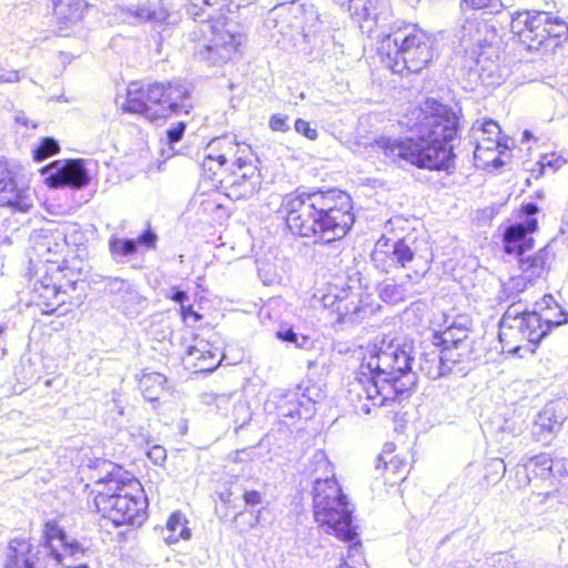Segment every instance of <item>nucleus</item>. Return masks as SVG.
I'll return each instance as SVG.
<instances>
[{
	"instance_id": "1",
	"label": "nucleus",
	"mask_w": 568,
	"mask_h": 568,
	"mask_svg": "<svg viewBox=\"0 0 568 568\" xmlns=\"http://www.w3.org/2000/svg\"><path fill=\"white\" fill-rule=\"evenodd\" d=\"M403 124L416 136L394 140L379 138L376 146L392 161H404L422 170L452 172L456 166L454 142L459 124L453 109L436 99H425L409 106Z\"/></svg>"
},
{
	"instance_id": "2",
	"label": "nucleus",
	"mask_w": 568,
	"mask_h": 568,
	"mask_svg": "<svg viewBox=\"0 0 568 568\" xmlns=\"http://www.w3.org/2000/svg\"><path fill=\"white\" fill-rule=\"evenodd\" d=\"M79 496L87 509L112 527L141 526L149 498L139 477L122 465L94 457L77 473Z\"/></svg>"
},
{
	"instance_id": "3",
	"label": "nucleus",
	"mask_w": 568,
	"mask_h": 568,
	"mask_svg": "<svg viewBox=\"0 0 568 568\" xmlns=\"http://www.w3.org/2000/svg\"><path fill=\"white\" fill-rule=\"evenodd\" d=\"M277 214L292 235L327 241L344 237L355 222L351 195L337 189L287 193Z\"/></svg>"
},
{
	"instance_id": "4",
	"label": "nucleus",
	"mask_w": 568,
	"mask_h": 568,
	"mask_svg": "<svg viewBox=\"0 0 568 568\" xmlns=\"http://www.w3.org/2000/svg\"><path fill=\"white\" fill-rule=\"evenodd\" d=\"M357 381L374 407H389L386 415L396 423L404 420V402L416 385L410 355L398 344L365 348L357 368Z\"/></svg>"
},
{
	"instance_id": "5",
	"label": "nucleus",
	"mask_w": 568,
	"mask_h": 568,
	"mask_svg": "<svg viewBox=\"0 0 568 568\" xmlns=\"http://www.w3.org/2000/svg\"><path fill=\"white\" fill-rule=\"evenodd\" d=\"M41 275L30 293V304L43 314L64 315L81 306L87 297L85 263L65 242L45 240L39 244Z\"/></svg>"
},
{
	"instance_id": "6",
	"label": "nucleus",
	"mask_w": 568,
	"mask_h": 568,
	"mask_svg": "<svg viewBox=\"0 0 568 568\" xmlns=\"http://www.w3.org/2000/svg\"><path fill=\"white\" fill-rule=\"evenodd\" d=\"M200 180L224 187L234 199L252 196L261 189L262 171L252 146L231 135L213 138L199 164Z\"/></svg>"
},
{
	"instance_id": "7",
	"label": "nucleus",
	"mask_w": 568,
	"mask_h": 568,
	"mask_svg": "<svg viewBox=\"0 0 568 568\" xmlns=\"http://www.w3.org/2000/svg\"><path fill=\"white\" fill-rule=\"evenodd\" d=\"M85 556V548L70 541L64 527L52 518L43 523L40 541L31 537L9 539L1 568H89L87 564L72 566L67 562L68 558L82 559Z\"/></svg>"
},
{
	"instance_id": "8",
	"label": "nucleus",
	"mask_w": 568,
	"mask_h": 568,
	"mask_svg": "<svg viewBox=\"0 0 568 568\" xmlns=\"http://www.w3.org/2000/svg\"><path fill=\"white\" fill-rule=\"evenodd\" d=\"M376 54L386 69L400 77L419 74L438 59L432 34L407 23L392 28L384 34Z\"/></svg>"
},
{
	"instance_id": "9",
	"label": "nucleus",
	"mask_w": 568,
	"mask_h": 568,
	"mask_svg": "<svg viewBox=\"0 0 568 568\" xmlns=\"http://www.w3.org/2000/svg\"><path fill=\"white\" fill-rule=\"evenodd\" d=\"M190 98L191 90L181 81H132L126 87L122 110L155 122L187 113Z\"/></svg>"
},
{
	"instance_id": "10",
	"label": "nucleus",
	"mask_w": 568,
	"mask_h": 568,
	"mask_svg": "<svg viewBox=\"0 0 568 568\" xmlns=\"http://www.w3.org/2000/svg\"><path fill=\"white\" fill-rule=\"evenodd\" d=\"M313 515L327 534L341 541L351 542L349 551L362 546L357 527L353 525V510L346 495L332 476L316 479L313 487Z\"/></svg>"
},
{
	"instance_id": "11",
	"label": "nucleus",
	"mask_w": 568,
	"mask_h": 568,
	"mask_svg": "<svg viewBox=\"0 0 568 568\" xmlns=\"http://www.w3.org/2000/svg\"><path fill=\"white\" fill-rule=\"evenodd\" d=\"M568 322V313L559 312L557 317L534 311L508 310L499 324V341L505 352L525 357L535 354L541 339L548 333Z\"/></svg>"
},
{
	"instance_id": "12",
	"label": "nucleus",
	"mask_w": 568,
	"mask_h": 568,
	"mask_svg": "<svg viewBox=\"0 0 568 568\" xmlns=\"http://www.w3.org/2000/svg\"><path fill=\"white\" fill-rule=\"evenodd\" d=\"M373 266L393 276L404 273L409 282H419L430 268L432 248L426 241L409 243L405 237L396 241L382 235L371 254Z\"/></svg>"
},
{
	"instance_id": "13",
	"label": "nucleus",
	"mask_w": 568,
	"mask_h": 568,
	"mask_svg": "<svg viewBox=\"0 0 568 568\" xmlns=\"http://www.w3.org/2000/svg\"><path fill=\"white\" fill-rule=\"evenodd\" d=\"M513 34L528 50H548L568 39V24L546 11H518L510 22Z\"/></svg>"
},
{
	"instance_id": "14",
	"label": "nucleus",
	"mask_w": 568,
	"mask_h": 568,
	"mask_svg": "<svg viewBox=\"0 0 568 568\" xmlns=\"http://www.w3.org/2000/svg\"><path fill=\"white\" fill-rule=\"evenodd\" d=\"M195 53L203 60L222 65L241 55L242 37L221 20L205 21L193 33Z\"/></svg>"
},
{
	"instance_id": "15",
	"label": "nucleus",
	"mask_w": 568,
	"mask_h": 568,
	"mask_svg": "<svg viewBox=\"0 0 568 568\" xmlns=\"http://www.w3.org/2000/svg\"><path fill=\"white\" fill-rule=\"evenodd\" d=\"M540 207L536 203L527 202L518 206L514 212V221H509L500 233V243L504 254L508 256H521L530 252L536 240L532 234L539 230L537 214Z\"/></svg>"
},
{
	"instance_id": "16",
	"label": "nucleus",
	"mask_w": 568,
	"mask_h": 568,
	"mask_svg": "<svg viewBox=\"0 0 568 568\" xmlns=\"http://www.w3.org/2000/svg\"><path fill=\"white\" fill-rule=\"evenodd\" d=\"M321 302L327 315L336 323L345 322L364 308L359 292L354 290L344 274L333 275Z\"/></svg>"
},
{
	"instance_id": "17",
	"label": "nucleus",
	"mask_w": 568,
	"mask_h": 568,
	"mask_svg": "<svg viewBox=\"0 0 568 568\" xmlns=\"http://www.w3.org/2000/svg\"><path fill=\"white\" fill-rule=\"evenodd\" d=\"M43 183L50 189L70 187L81 190L85 187L90 178L82 159H68L52 161L41 169Z\"/></svg>"
},
{
	"instance_id": "18",
	"label": "nucleus",
	"mask_w": 568,
	"mask_h": 568,
	"mask_svg": "<svg viewBox=\"0 0 568 568\" xmlns=\"http://www.w3.org/2000/svg\"><path fill=\"white\" fill-rule=\"evenodd\" d=\"M434 346L439 348V359L448 369L470 356L471 344L468 333L460 326H449L435 332L432 337Z\"/></svg>"
},
{
	"instance_id": "19",
	"label": "nucleus",
	"mask_w": 568,
	"mask_h": 568,
	"mask_svg": "<svg viewBox=\"0 0 568 568\" xmlns=\"http://www.w3.org/2000/svg\"><path fill=\"white\" fill-rule=\"evenodd\" d=\"M32 206L29 187L19 186L10 164L0 160V207L13 213H27Z\"/></svg>"
},
{
	"instance_id": "20",
	"label": "nucleus",
	"mask_w": 568,
	"mask_h": 568,
	"mask_svg": "<svg viewBox=\"0 0 568 568\" xmlns=\"http://www.w3.org/2000/svg\"><path fill=\"white\" fill-rule=\"evenodd\" d=\"M376 467L384 485L390 487L400 485L410 471V464L394 450L383 452Z\"/></svg>"
},
{
	"instance_id": "21",
	"label": "nucleus",
	"mask_w": 568,
	"mask_h": 568,
	"mask_svg": "<svg viewBox=\"0 0 568 568\" xmlns=\"http://www.w3.org/2000/svg\"><path fill=\"white\" fill-rule=\"evenodd\" d=\"M83 0H53V18L58 28L63 31L78 24L84 13Z\"/></svg>"
},
{
	"instance_id": "22",
	"label": "nucleus",
	"mask_w": 568,
	"mask_h": 568,
	"mask_svg": "<svg viewBox=\"0 0 568 568\" xmlns=\"http://www.w3.org/2000/svg\"><path fill=\"white\" fill-rule=\"evenodd\" d=\"M138 388L143 398L153 406L159 405L163 396L170 392L166 377L156 372L141 374Z\"/></svg>"
},
{
	"instance_id": "23",
	"label": "nucleus",
	"mask_w": 568,
	"mask_h": 568,
	"mask_svg": "<svg viewBox=\"0 0 568 568\" xmlns=\"http://www.w3.org/2000/svg\"><path fill=\"white\" fill-rule=\"evenodd\" d=\"M518 268L528 281H534L546 275L550 270L547 247H542L532 254L516 256Z\"/></svg>"
},
{
	"instance_id": "24",
	"label": "nucleus",
	"mask_w": 568,
	"mask_h": 568,
	"mask_svg": "<svg viewBox=\"0 0 568 568\" xmlns=\"http://www.w3.org/2000/svg\"><path fill=\"white\" fill-rule=\"evenodd\" d=\"M562 424V418L552 420L550 412L544 410L534 424V439L542 445H548L555 438V435Z\"/></svg>"
},
{
	"instance_id": "25",
	"label": "nucleus",
	"mask_w": 568,
	"mask_h": 568,
	"mask_svg": "<svg viewBox=\"0 0 568 568\" xmlns=\"http://www.w3.org/2000/svg\"><path fill=\"white\" fill-rule=\"evenodd\" d=\"M199 356L196 357V371L200 373H210L216 369L222 363L224 355L220 346H211L209 343H199Z\"/></svg>"
},
{
	"instance_id": "26",
	"label": "nucleus",
	"mask_w": 568,
	"mask_h": 568,
	"mask_svg": "<svg viewBox=\"0 0 568 568\" xmlns=\"http://www.w3.org/2000/svg\"><path fill=\"white\" fill-rule=\"evenodd\" d=\"M480 136L477 141V146L474 152L475 158L481 149L496 150L500 145L501 130L497 121L493 119H484L479 126Z\"/></svg>"
},
{
	"instance_id": "27",
	"label": "nucleus",
	"mask_w": 568,
	"mask_h": 568,
	"mask_svg": "<svg viewBox=\"0 0 568 568\" xmlns=\"http://www.w3.org/2000/svg\"><path fill=\"white\" fill-rule=\"evenodd\" d=\"M165 527L170 531V535L166 537V542L169 544L187 540L191 537L187 520L181 510H175L169 516Z\"/></svg>"
},
{
	"instance_id": "28",
	"label": "nucleus",
	"mask_w": 568,
	"mask_h": 568,
	"mask_svg": "<svg viewBox=\"0 0 568 568\" xmlns=\"http://www.w3.org/2000/svg\"><path fill=\"white\" fill-rule=\"evenodd\" d=\"M552 457L549 454H539L532 456L524 466L525 477L529 479V475L535 477L548 475L552 471Z\"/></svg>"
},
{
	"instance_id": "29",
	"label": "nucleus",
	"mask_w": 568,
	"mask_h": 568,
	"mask_svg": "<svg viewBox=\"0 0 568 568\" xmlns=\"http://www.w3.org/2000/svg\"><path fill=\"white\" fill-rule=\"evenodd\" d=\"M541 174L556 173L567 164V159L556 152L545 153L538 160Z\"/></svg>"
},
{
	"instance_id": "30",
	"label": "nucleus",
	"mask_w": 568,
	"mask_h": 568,
	"mask_svg": "<svg viewBox=\"0 0 568 568\" xmlns=\"http://www.w3.org/2000/svg\"><path fill=\"white\" fill-rule=\"evenodd\" d=\"M59 152L60 146L53 138H43L32 150V159L36 162H41L47 158L58 154Z\"/></svg>"
},
{
	"instance_id": "31",
	"label": "nucleus",
	"mask_w": 568,
	"mask_h": 568,
	"mask_svg": "<svg viewBox=\"0 0 568 568\" xmlns=\"http://www.w3.org/2000/svg\"><path fill=\"white\" fill-rule=\"evenodd\" d=\"M220 197L221 194L217 191H215L213 194L202 199L200 202V206L203 213L213 215L221 211L223 214H225L226 210L224 205L219 201Z\"/></svg>"
},
{
	"instance_id": "32",
	"label": "nucleus",
	"mask_w": 568,
	"mask_h": 568,
	"mask_svg": "<svg viewBox=\"0 0 568 568\" xmlns=\"http://www.w3.org/2000/svg\"><path fill=\"white\" fill-rule=\"evenodd\" d=\"M180 318L186 326H195L203 316L192 305H182L179 311Z\"/></svg>"
},
{
	"instance_id": "33",
	"label": "nucleus",
	"mask_w": 568,
	"mask_h": 568,
	"mask_svg": "<svg viewBox=\"0 0 568 568\" xmlns=\"http://www.w3.org/2000/svg\"><path fill=\"white\" fill-rule=\"evenodd\" d=\"M113 251L122 256H128L136 252V241L132 239H125L113 244Z\"/></svg>"
},
{
	"instance_id": "34",
	"label": "nucleus",
	"mask_w": 568,
	"mask_h": 568,
	"mask_svg": "<svg viewBox=\"0 0 568 568\" xmlns=\"http://www.w3.org/2000/svg\"><path fill=\"white\" fill-rule=\"evenodd\" d=\"M295 130L300 134L304 135L308 140H316L318 136L317 130L312 126V124L308 121H305L303 119H297L295 121Z\"/></svg>"
},
{
	"instance_id": "35",
	"label": "nucleus",
	"mask_w": 568,
	"mask_h": 568,
	"mask_svg": "<svg viewBox=\"0 0 568 568\" xmlns=\"http://www.w3.org/2000/svg\"><path fill=\"white\" fill-rule=\"evenodd\" d=\"M186 124L183 121L175 123L166 130V139L170 144L179 142L185 132Z\"/></svg>"
},
{
	"instance_id": "36",
	"label": "nucleus",
	"mask_w": 568,
	"mask_h": 568,
	"mask_svg": "<svg viewBox=\"0 0 568 568\" xmlns=\"http://www.w3.org/2000/svg\"><path fill=\"white\" fill-rule=\"evenodd\" d=\"M287 121H288L287 115H283L280 113L273 114L270 118V128L273 131L286 132L290 129Z\"/></svg>"
},
{
	"instance_id": "37",
	"label": "nucleus",
	"mask_w": 568,
	"mask_h": 568,
	"mask_svg": "<svg viewBox=\"0 0 568 568\" xmlns=\"http://www.w3.org/2000/svg\"><path fill=\"white\" fill-rule=\"evenodd\" d=\"M156 241H158V236L151 229L145 230L136 239V243L143 245L146 248H154L156 245Z\"/></svg>"
},
{
	"instance_id": "38",
	"label": "nucleus",
	"mask_w": 568,
	"mask_h": 568,
	"mask_svg": "<svg viewBox=\"0 0 568 568\" xmlns=\"http://www.w3.org/2000/svg\"><path fill=\"white\" fill-rule=\"evenodd\" d=\"M242 499L245 503V505L254 507L256 505L262 504L263 496L258 490L248 489V490H244V493L242 495Z\"/></svg>"
},
{
	"instance_id": "39",
	"label": "nucleus",
	"mask_w": 568,
	"mask_h": 568,
	"mask_svg": "<svg viewBox=\"0 0 568 568\" xmlns=\"http://www.w3.org/2000/svg\"><path fill=\"white\" fill-rule=\"evenodd\" d=\"M497 0H463L468 9L484 10L495 7Z\"/></svg>"
},
{
	"instance_id": "40",
	"label": "nucleus",
	"mask_w": 568,
	"mask_h": 568,
	"mask_svg": "<svg viewBox=\"0 0 568 568\" xmlns=\"http://www.w3.org/2000/svg\"><path fill=\"white\" fill-rule=\"evenodd\" d=\"M148 456L154 463H161L166 459V450L164 447L156 445L149 450Z\"/></svg>"
},
{
	"instance_id": "41",
	"label": "nucleus",
	"mask_w": 568,
	"mask_h": 568,
	"mask_svg": "<svg viewBox=\"0 0 568 568\" xmlns=\"http://www.w3.org/2000/svg\"><path fill=\"white\" fill-rule=\"evenodd\" d=\"M313 463L314 465H321L323 466L324 470L326 473H332V469H333V466L332 464L327 460L326 456L324 453L322 452H318L314 455V458H313Z\"/></svg>"
},
{
	"instance_id": "42",
	"label": "nucleus",
	"mask_w": 568,
	"mask_h": 568,
	"mask_svg": "<svg viewBox=\"0 0 568 568\" xmlns=\"http://www.w3.org/2000/svg\"><path fill=\"white\" fill-rule=\"evenodd\" d=\"M277 337L285 342L295 343L297 341L296 334L293 332V329H286L284 332H277Z\"/></svg>"
},
{
	"instance_id": "43",
	"label": "nucleus",
	"mask_w": 568,
	"mask_h": 568,
	"mask_svg": "<svg viewBox=\"0 0 568 568\" xmlns=\"http://www.w3.org/2000/svg\"><path fill=\"white\" fill-rule=\"evenodd\" d=\"M395 293H397V287L394 285H385L382 288L381 296L384 300L392 301L394 298Z\"/></svg>"
},
{
	"instance_id": "44",
	"label": "nucleus",
	"mask_w": 568,
	"mask_h": 568,
	"mask_svg": "<svg viewBox=\"0 0 568 568\" xmlns=\"http://www.w3.org/2000/svg\"><path fill=\"white\" fill-rule=\"evenodd\" d=\"M186 298H187L186 293L179 288L174 290L173 294L171 295V300L179 303L180 307H182V305H185L184 302Z\"/></svg>"
},
{
	"instance_id": "45",
	"label": "nucleus",
	"mask_w": 568,
	"mask_h": 568,
	"mask_svg": "<svg viewBox=\"0 0 568 568\" xmlns=\"http://www.w3.org/2000/svg\"><path fill=\"white\" fill-rule=\"evenodd\" d=\"M339 568H353L352 566H349L346 561H343L341 565H339Z\"/></svg>"
},
{
	"instance_id": "46",
	"label": "nucleus",
	"mask_w": 568,
	"mask_h": 568,
	"mask_svg": "<svg viewBox=\"0 0 568 568\" xmlns=\"http://www.w3.org/2000/svg\"><path fill=\"white\" fill-rule=\"evenodd\" d=\"M497 465H498V466H499V468L501 469V473H504L505 467H504V465H503V462H501V460H498V462H497Z\"/></svg>"
},
{
	"instance_id": "47",
	"label": "nucleus",
	"mask_w": 568,
	"mask_h": 568,
	"mask_svg": "<svg viewBox=\"0 0 568 568\" xmlns=\"http://www.w3.org/2000/svg\"><path fill=\"white\" fill-rule=\"evenodd\" d=\"M145 11H146V9H145V8H140V9H139V11H138V13L140 14V13H143V12H145Z\"/></svg>"
},
{
	"instance_id": "48",
	"label": "nucleus",
	"mask_w": 568,
	"mask_h": 568,
	"mask_svg": "<svg viewBox=\"0 0 568 568\" xmlns=\"http://www.w3.org/2000/svg\"><path fill=\"white\" fill-rule=\"evenodd\" d=\"M556 307H558V308H559V311H558V312H560V311H561V312H564V311L559 307V304H556ZM558 314H559V313H557L554 317H557V315H558Z\"/></svg>"
}]
</instances>
